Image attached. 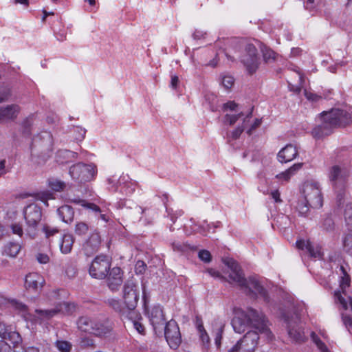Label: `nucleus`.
Masks as SVG:
<instances>
[{
    "instance_id": "obj_1",
    "label": "nucleus",
    "mask_w": 352,
    "mask_h": 352,
    "mask_svg": "<svg viewBox=\"0 0 352 352\" xmlns=\"http://www.w3.org/2000/svg\"><path fill=\"white\" fill-rule=\"evenodd\" d=\"M232 325L234 331L239 333L244 332L251 325L267 340L273 338V334L269 328V322L264 314L252 308L248 309L247 311L239 309L235 310Z\"/></svg>"
},
{
    "instance_id": "obj_2",
    "label": "nucleus",
    "mask_w": 352,
    "mask_h": 352,
    "mask_svg": "<svg viewBox=\"0 0 352 352\" xmlns=\"http://www.w3.org/2000/svg\"><path fill=\"white\" fill-rule=\"evenodd\" d=\"M351 121V115L342 109H332L322 113V123L312 131V135L316 139H320L330 135L337 126H344Z\"/></svg>"
},
{
    "instance_id": "obj_3",
    "label": "nucleus",
    "mask_w": 352,
    "mask_h": 352,
    "mask_svg": "<svg viewBox=\"0 0 352 352\" xmlns=\"http://www.w3.org/2000/svg\"><path fill=\"white\" fill-rule=\"evenodd\" d=\"M302 195L311 208H319L322 206L323 198L320 186L316 181H307L302 187Z\"/></svg>"
},
{
    "instance_id": "obj_4",
    "label": "nucleus",
    "mask_w": 352,
    "mask_h": 352,
    "mask_svg": "<svg viewBox=\"0 0 352 352\" xmlns=\"http://www.w3.org/2000/svg\"><path fill=\"white\" fill-rule=\"evenodd\" d=\"M96 166L93 164L78 163L72 166L69 173L71 177L79 182H87L92 180L96 175Z\"/></svg>"
},
{
    "instance_id": "obj_5",
    "label": "nucleus",
    "mask_w": 352,
    "mask_h": 352,
    "mask_svg": "<svg viewBox=\"0 0 352 352\" xmlns=\"http://www.w3.org/2000/svg\"><path fill=\"white\" fill-rule=\"evenodd\" d=\"M258 330L249 331L239 340L228 352H254L257 347L259 340Z\"/></svg>"
},
{
    "instance_id": "obj_6",
    "label": "nucleus",
    "mask_w": 352,
    "mask_h": 352,
    "mask_svg": "<svg viewBox=\"0 0 352 352\" xmlns=\"http://www.w3.org/2000/svg\"><path fill=\"white\" fill-rule=\"evenodd\" d=\"M139 294L138 283L132 279L128 280L124 285L122 299L130 312L135 309L139 300Z\"/></svg>"
},
{
    "instance_id": "obj_7",
    "label": "nucleus",
    "mask_w": 352,
    "mask_h": 352,
    "mask_svg": "<svg viewBox=\"0 0 352 352\" xmlns=\"http://www.w3.org/2000/svg\"><path fill=\"white\" fill-rule=\"evenodd\" d=\"M241 289L251 298H261L267 302L270 301L267 292L261 282L254 277L246 278Z\"/></svg>"
},
{
    "instance_id": "obj_8",
    "label": "nucleus",
    "mask_w": 352,
    "mask_h": 352,
    "mask_svg": "<svg viewBox=\"0 0 352 352\" xmlns=\"http://www.w3.org/2000/svg\"><path fill=\"white\" fill-rule=\"evenodd\" d=\"M241 61L250 74H252L257 70L260 64V58L257 49L253 44L248 43L245 45Z\"/></svg>"
},
{
    "instance_id": "obj_9",
    "label": "nucleus",
    "mask_w": 352,
    "mask_h": 352,
    "mask_svg": "<svg viewBox=\"0 0 352 352\" xmlns=\"http://www.w3.org/2000/svg\"><path fill=\"white\" fill-rule=\"evenodd\" d=\"M110 267V261L107 256H98L91 264L89 274L94 278L102 279L107 276Z\"/></svg>"
},
{
    "instance_id": "obj_10",
    "label": "nucleus",
    "mask_w": 352,
    "mask_h": 352,
    "mask_svg": "<svg viewBox=\"0 0 352 352\" xmlns=\"http://www.w3.org/2000/svg\"><path fill=\"white\" fill-rule=\"evenodd\" d=\"M76 309V305L72 302H63L58 303L55 308L50 309H36L38 318L41 320H49L58 314H69Z\"/></svg>"
},
{
    "instance_id": "obj_11",
    "label": "nucleus",
    "mask_w": 352,
    "mask_h": 352,
    "mask_svg": "<svg viewBox=\"0 0 352 352\" xmlns=\"http://www.w3.org/2000/svg\"><path fill=\"white\" fill-rule=\"evenodd\" d=\"M348 177V172L338 165H334L329 169V179L338 191H342L345 188Z\"/></svg>"
},
{
    "instance_id": "obj_12",
    "label": "nucleus",
    "mask_w": 352,
    "mask_h": 352,
    "mask_svg": "<svg viewBox=\"0 0 352 352\" xmlns=\"http://www.w3.org/2000/svg\"><path fill=\"white\" fill-rule=\"evenodd\" d=\"M350 278L344 274L342 277L340 287L341 290L336 291L334 294L336 303H340L342 308L345 310L350 309L352 311V298L347 295L346 289L349 286Z\"/></svg>"
},
{
    "instance_id": "obj_13",
    "label": "nucleus",
    "mask_w": 352,
    "mask_h": 352,
    "mask_svg": "<svg viewBox=\"0 0 352 352\" xmlns=\"http://www.w3.org/2000/svg\"><path fill=\"white\" fill-rule=\"evenodd\" d=\"M288 334L289 337L295 342H303L305 339L302 327L300 324V319L297 314H294L291 318H285Z\"/></svg>"
},
{
    "instance_id": "obj_14",
    "label": "nucleus",
    "mask_w": 352,
    "mask_h": 352,
    "mask_svg": "<svg viewBox=\"0 0 352 352\" xmlns=\"http://www.w3.org/2000/svg\"><path fill=\"white\" fill-rule=\"evenodd\" d=\"M166 340L172 349H177L182 342L179 327L175 320L168 321L164 329Z\"/></svg>"
},
{
    "instance_id": "obj_15",
    "label": "nucleus",
    "mask_w": 352,
    "mask_h": 352,
    "mask_svg": "<svg viewBox=\"0 0 352 352\" xmlns=\"http://www.w3.org/2000/svg\"><path fill=\"white\" fill-rule=\"evenodd\" d=\"M67 200L69 202L81 206L85 208L91 210L96 217H98L99 219L107 223L110 220V217L107 213H104L97 205L93 203L87 202L85 200L82 199L79 197H72L69 195H67Z\"/></svg>"
},
{
    "instance_id": "obj_16",
    "label": "nucleus",
    "mask_w": 352,
    "mask_h": 352,
    "mask_svg": "<svg viewBox=\"0 0 352 352\" xmlns=\"http://www.w3.org/2000/svg\"><path fill=\"white\" fill-rule=\"evenodd\" d=\"M225 264L230 269L229 278L230 280L237 285L241 289L246 278L239 265L233 259L228 258L225 261Z\"/></svg>"
},
{
    "instance_id": "obj_17",
    "label": "nucleus",
    "mask_w": 352,
    "mask_h": 352,
    "mask_svg": "<svg viewBox=\"0 0 352 352\" xmlns=\"http://www.w3.org/2000/svg\"><path fill=\"white\" fill-rule=\"evenodd\" d=\"M101 238L99 233L94 232L83 244L82 250L87 256H91L99 250Z\"/></svg>"
},
{
    "instance_id": "obj_18",
    "label": "nucleus",
    "mask_w": 352,
    "mask_h": 352,
    "mask_svg": "<svg viewBox=\"0 0 352 352\" xmlns=\"http://www.w3.org/2000/svg\"><path fill=\"white\" fill-rule=\"evenodd\" d=\"M149 319L156 333L157 330L162 329L165 322V318L163 310L160 306H155L152 308L149 314Z\"/></svg>"
},
{
    "instance_id": "obj_19",
    "label": "nucleus",
    "mask_w": 352,
    "mask_h": 352,
    "mask_svg": "<svg viewBox=\"0 0 352 352\" xmlns=\"http://www.w3.org/2000/svg\"><path fill=\"white\" fill-rule=\"evenodd\" d=\"M21 108L18 104H12L0 108V122H6L15 120Z\"/></svg>"
},
{
    "instance_id": "obj_20",
    "label": "nucleus",
    "mask_w": 352,
    "mask_h": 352,
    "mask_svg": "<svg viewBox=\"0 0 352 352\" xmlns=\"http://www.w3.org/2000/svg\"><path fill=\"white\" fill-rule=\"evenodd\" d=\"M122 283V273L121 269L119 267L112 268L107 278V284L109 288L113 292H116L118 290Z\"/></svg>"
},
{
    "instance_id": "obj_21",
    "label": "nucleus",
    "mask_w": 352,
    "mask_h": 352,
    "mask_svg": "<svg viewBox=\"0 0 352 352\" xmlns=\"http://www.w3.org/2000/svg\"><path fill=\"white\" fill-rule=\"evenodd\" d=\"M41 208L34 204H30L24 210L26 223H38L41 219Z\"/></svg>"
},
{
    "instance_id": "obj_22",
    "label": "nucleus",
    "mask_w": 352,
    "mask_h": 352,
    "mask_svg": "<svg viewBox=\"0 0 352 352\" xmlns=\"http://www.w3.org/2000/svg\"><path fill=\"white\" fill-rule=\"evenodd\" d=\"M44 283V278L38 273H30L25 276V287L28 289L37 291Z\"/></svg>"
},
{
    "instance_id": "obj_23",
    "label": "nucleus",
    "mask_w": 352,
    "mask_h": 352,
    "mask_svg": "<svg viewBox=\"0 0 352 352\" xmlns=\"http://www.w3.org/2000/svg\"><path fill=\"white\" fill-rule=\"evenodd\" d=\"M296 246L298 249L306 251L311 257L321 258L322 253L320 247L314 246L309 241L299 240L296 241Z\"/></svg>"
},
{
    "instance_id": "obj_24",
    "label": "nucleus",
    "mask_w": 352,
    "mask_h": 352,
    "mask_svg": "<svg viewBox=\"0 0 352 352\" xmlns=\"http://www.w3.org/2000/svg\"><path fill=\"white\" fill-rule=\"evenodd\" d=\"M298 155L296 147L291 144L286 145L278 153V161L281 163L291 162Z\"/></svg>"
},
{
    "instance_id": "obj_25",
    "label": "nucleus",
    "mask_w": 352,
    "mask_h": 352,
    "mask_svg": "<svg viewBox=\"0 0 352 352\" xmlns=\"http://www.w3.org/2000/svg\"><path fill=\"white\" fill-rule=\"evenodd\" d=\"M112 329V322L108 320L100 322H94L91 334L99 337L105 336L110 333Z\"/></svg>"
},
{
    "instance_id": "obj_26",
    "label": "nucleus",
    "mask_w": 352,
    "mask_h": 352,
    "mask_svg": "<svg viewBox=\"0 0 352 352\" xmlns=\"http://www.w3.org/2000/svg\"><path fill=\"white\" fill-rule=\"evenodd\" d=\"M0 337L3 340L10 341L14 344L21 341V336L19 333L12 331L3 322H0Z\"/></svg>"
},
{
    "instance_id": "obj_27",
    "label": "nucleus",
    "mask_w": 352,
    "mask_h": 352,
    "mask_svg": "<svg viewBox=\"0 0 352 352\" xmlns=\"http://www.w3.org/2000/svg\"><path fill=\"white\" fill-rule=\"evenodd\" d=\"M105 303L114 311L120 313L122 315L127 316L131 313L129 309L126 307L124 301L121 302L118 299L110 298L105 301Z\"/></svg>"
},
{
    "instance_id": "obj_28",
    "label": "nucleus",
    "mask_w": 352,
    "mask_h": 352,
    "mask_svg": "<svg viewBox=\"0 0 352 352\" xmlns=\"http://www.w3.org/2000/svg\"><path fill=\"white\" fill-rule=\"evenodd\" d=\"M74 243V238L70 234L63 236L60 243V250L63 254H67L71 252Z\"/></svg>"
},
{
    "instance_id": "obj_29",
    "label": "nucleus",
    "mask_w": 352,
    "mask_h": 352,
    "mask_svg": "<svg viewBox=\"0 0 352 352\" xmlns=\"http://www.w3.org/2000/svg\"><path fill=\"white\" fill-rule=\"evenodd\" d=\"M57 212L63 221L69 223L73 221L74 212L71 206H63L58 209Z\"/></svg>"
},
{
    "instance_id": "obj_30",
    "label": "nucleus",
    "mask_w": 352,
    "mask_h": 352,
    "mask_svg": "<svg viewBox=\"0 0 352 352\" xmlns=\"http://www.w3.org/2000/svg\"><path fill=\"white\" fill-rule=\"evenodd\" d=\"M302 163L294 164L292 166H291L285 171L277 175L276 178H278L280 180L287 182L294 175H295L302 167Z\"/></svg>"
},
{
    "instance_id": "obj_31",
    "label": "nucleus",
    "mask_w": 352,
    "mask_h": 352,
    "mask_svg": "<svg viewBox=\"0 0 352 352\" xmlns=\"http://www.w3.org/2000/svg\"><path fill=\"white\" fill-rule=\"evenodd\" d=\"M252 117V112H250L245 118H243V126H239L236 129H234L230 135H228V140L230 142L231 140H236L238 139L242 132L246 129V124L250 122V120Z\"/></svg>"
},
{
    "instance_id": "obj_32",
    "label": "nucleus",
    "mask_w": 352,
    "mask_h": 352,
    "mask_svg": "<svg viewBox=\"0 0 352 352\" xmlns=\"http://www.w3.org/2000/svg\"><path fill=\"white\" fill-rule=\"evenodd\" d=\"M21 248V246L19 243L10 242L4 246L3 254L10 257H16L19 253Z\"/></svg>"
},
{
    "instance_id": "obj_33",
    "label": "nucleus",
    "mask_w": 352,
    "mask_h": 352,
    "mask_svg": "<svg viewBox=\"0 0 352 352\" xmlns=\"http://www.w3.org/2000/svg\"><path fill=\"white\" fill-rule=\"evenodd\" d=\"M94 322L89 318L83 316L80 317L77 322L78 328L84 332L92 333V328Z\"/></svg>"
},
{
    "instance_id": "obj_34",
    "label": "nucleus",
    "mask_w": 352,
    "mask_h": 352,
    "mask_svg": "<svg viewBox=\"0 0 352 352\" xmlns=\"http://www.w3.org/2000/svg\"><path fill=\"white\" fill-rule=\"evenodd\" d=\"M310 207L309 203L307 202L305 199L302 197L297 203L296 210L300 215L306 216L309 212Z\"/></svg>"
},
{
    "instance_id": "obj_35",
    "label": "nucleus",
    "mask_w": 352,
    "mask_h": 352,
    "mask_svg": "<svg viewBox=\"0 0 352 352\" xmlns=\"http://www.w3.org/2000/svg\"><path fill=\"white\" fill-rule=\"evenodd\" d=\"M8 226L11 229L14 234H16L20 237L23 236V230L20 222L13 220L11 222H8Z\"/></svg>"
},
{
    "instance_id": "obj_36",
    "label": "nucleus",
    "mask_w": 352,
    "mask_h": 352,
    "mask_svg": "<svg viewBox=\"0 0 352 352\" xmlns=\"http://www.w3.org/2000/svg\"><path fill=\"white\" fill-rule=\"evenodd\" d=\"M48 186L53 190L59 192L65 189L66 184L60 180L52 178L48 180Z\"/></svg>"
},
{
    "instance_id": "obj_37",
    "label": "nucleus",
    "mask_w": 352,
    "mask_h": 352,
    "mask_svg": "<svg viewBox=\"0 0 352 352\" xmlns=\"http://www.w3.org/2000/svg\"><path fill=\"white\" fill-rule=\"evenodd\" d=\"M89 230L88 225L83 221L77 222L75 224V234L79 236H83L87 233Z\"/></svg>"
},
{
    "instance_id": "obj_38",
    "label": "nucleus",
    "mask_w": 352,
    "mask_h": 352,
    "mask_svg": "<svg viewBox=\"0 0 352 352\" xmlns=\"http://www.w3.org/2000/svg\"><path fill=\"white\" fill-rule=\"evenodd\" d=\"M344 215L346 225L352 228V204L347 203L346 204Z\"/></svg>"
},
{
    "instance_id": "obj_39",
    "label": "nucleus",
    "mask_w": 352,
    "mask_h": 352,
    "mask_svg": "<svg viewBox=\"0 0 352 352\" xmlns=\"http://www.w3.org/2000/svg\"><path fill=\"white\" fill-rule=\"evenodd\" d=\"M26 235L29 236L30 239H34L38 235V230L37 228V226L38 223H26Z\"/></svg>"
},
{
    "instance_id": "obj_40",
    "label": "nucleus",
    "mask_w": 352,
    "mask_h": 352,
    "mask_svg": "<svg viewBox=\"0 0 352 352\" xmlns=\"http://www.w3.org/2000/svg\"><path fill=\"white\" fill-rule=\"evenodd\" d=\"M55 346L60 352H70L72 345L69 342L65 340H57Z\"/></svg>"
},
{
    "instance_id": "obj_41",
    "label": "nucleus",
    "mask_w": 352,
    "mask_h": 352,
    "mask_svg": "<svg viewBox=\"0 0 352 352\" xmlns=\"http://www.w3.org/2000/svg\"><path fill=\"white\" fill-rule=\"evenodd\" d=\"M263 59L266 63H270L276 59V54L270 48L264 47L262 50Z\"/></svg>"
},
{
    "instance_id": "obj_42",
    "label": "nucleus",
    "mask_w": 352,
    "mask_h": 352,
    "mask_svg": "<svg viewBox=\"0 0 352 352\" xmlns=\"http://www.w3.org/2000/svg\"><path fill=\"white\" fill-rule=\"evenodd\" d=\"M311 337L313 342L316 344L317 347L321 352H330L324 343L319 339L314 332H311Z\"/></svg>"
},
{
    "instance_id": "obj_43",
    "label": "nucleus",
    "mask_w": 352,
    "mask_h": 352,
    "mask_svg": "<svg viewBox=\"0 0 352 352\" xmlns=\"http://www.w3.org/2000/svg\"><path fill=\"white\" fill-rule=\"evenodd\" d=\"M343 247L344 250L352 254V233L346 234L343 239Z\"/></svg>"
},
{
    "instance_id": "obj_44",
    "label": "nucleus",
    "mask_w": 352,
    "mask_h": 352,
    "mask_svg": "<svg viewBox=\"0 0 352 352\" xmlns=\"http://www.w3.org/2000/svg\"><path fill=\"white\" fill-rule=\"evenodd\" d=\"M42 231L45 233V237L50 239L51 236L58 233L59 230L55 227H52L48 225H44Z\"/></svg>"
},
{
    "instance_id": "obj_45",
    "label": "nucleus",
    "mask_w": 352,
    "mask_h": 352,
    "mask_svg": "<svg viewBox=\"0 0 352 352\" xmlns=\"http://www.w3.org/2000/svg\"><path fill=\"white\" fill-rule=\"evenodd\" d=\"M54 195L53 194L50 192L49 190H45L43 192H41L37 195V199L41 200L43 203L47 204V201L49 199H53Z\"/></svg>"
},
{
    "instance_id": "obj_46",
    "label": "nucleus",
    "mask_w": 352,
    "mask_h": 352,
    "mask_svg": "<svg viewBox=\"0 0 352 352\" xmlns=\"http://www.w3.org/2000/svg\"><path fill=\"white\" fill-rule=\"evenodd\" d=\"M243 114L240 113L237 115L226 114L225 116V123L233 125Z\"/></svg>"
},
{
    "instance_id": "obj_47",
    "label": "nucleus",
    "mask_w": 352,
    "mask_h": 352,
    "mask_svg": "<svg viewBox=\"0 0 352 352\" xmlns=\"http://www.w3.org/2000/svg\"><path fill=\"white\" fill-rule=\"evenodd\" d=\"M322 228L327 231H331L334 228V222L331 217H327L322 222Z\"/></svg>"
},
{
    "instance_id": "obj_48",
    "label": "nucleus",
    "mask_w": 352,
    "mask_h": 352,
    "mask_svg": "<svg viewBox=\"0 0 352 352\" xmlns=\"http://www.w3.org/2000/svg\"><path fill=\"white\" fill-rule=\"evenodd\" d=\"M261 122H262L261 119L256 118L254 120V122L250 125V128H248V124L249 123V122H248L246 124V129H245L247 130V131H246L248 135H251L256 128H258V126H261Z\"/></svg>"
},
{
    "instance_id": "obj_49",
    "label": "nucleus",
    "mask_w": 352,
    "mask_h": 352,
    "mask_svg": "<svg viewBox=\"0 0 352 352\" xmlns=\"http://www.w3.org/2000/svg\"><path fill=\"white\" fill-rule=\"evenodd\" d=\"M198 331L199 333V337L201 341L205 344H208L210 342V338L206 331L205 330L204 325H199V331Z\"/></svg>"
},
{
    "instance_id": "obj_50",
    "label": "nucleus",
    "mask_w": 352,
    "mask_h": 352,
    "mask_svg": "<svg viewBox=\"0 0 352 352\" xmlns=\"http://www.w3.org/2000/svg\"><path fill=\"white\" fill-rule=\"evenodd\" d=\"M36 261L41 264H47L50 261V257L47 254L38 252L36 256Z\"/></svg>"
},
{
    "instance_id": "obj_51",
    "label": "nucleus",
    "mask_w": 352,
    "mask_h": 352,
    "mask_svg": "<svg viewBox=\"0 0 352 352\" xmlns=\"http://www.w3.org/2000/svg\"><path fill=\"white\" fill-rule=\"evenodd\" d=\"M41 138L43 139L47 146H52L53 144V138L50 132L45 131L41 134Z\"/></svg>"
},
{
    "instance_id": "obj_52",
    "label": "nucleus",
    "mask_w": 352,
    "mask_h": 352,
    "mask_svg": "<svg viewBox=\"0 0 352 352\" xmlns=\"http://www.w3.org/2000/svg\"><path fill=\"white\" fill-rule=\"evenodd\" d=\"M222 84L226 89H230L234 84V78L230 76H226L222 79Z\"/></svg>"
},
{
    "instance_id": "obj_53",
    "label": "nucleus",
    "mask_w": 352,
    "mask_h": 352,
    "mask_svg": "<svg viewBox=\"0 0 352 352\" xmlns=\"http://www.w3.org/2000/svg\"><path fill=\"white\" fill-rule=\"evenodd\" d=\"M199 258L204 262H210L211 260V255L208 250H201L199 252Z\"/></svg>"
},
{
    "instance_id": "obj_54",
    "label": "nucleus",
    "mask_w": 352,
    "mask_h": 352,
    "mask_svg": "<svg viewBox=\"0 0 352 352\" xmlns=\"http://www.w3.org/2000/svg\"><path fill=\"white\" fill-rule=\"evenodd\" d=\"M223 330V327L221 326L217 331L216 335H215V344L217 346H219L221 345V341L222 338V333Z\"/></svg>"
},
{
    "instance_id": "obj_55",
    "label": "nucleus",
    "mask_w": 352,
    "mask_h": 352,
    "mask_svg": "<svg viewBox=\"0 0 352 352\" xmlns=\"http://www.w3.org/2000/svg\"><path fill=\"white\" fill-rule=\"evenodd\" d=\"M33 122V116L30 115L26 118L22 122V126L26 131H29L30 127L32 126Z\"/></svg>"
},
{
    "instance_id": "obj_56",
    "label": "nucleus",
    "mask_w": 352,
    "mask_h": 352,
    "mask_svg": "<svg viewBox=\"0 0 352 352\" xmlns=\"http://www.w3.org/2000/svg\"><path fill=\"white\" fill-rule=\"evenodd\" d=\"M146 265L142 261H138L135 265V272L137 274H142L145 272Z\"/></svg>"
},
{
    "instance_id": "obj_57",
    "label": "nucleus",
    "mask_w": 352,
    "mask_h": 352,
    "mask_svg": "<svg viewBox=\"0 0 352 352\" xmlns=\"http://www.w3.org/2000/svg\"><path fill=\"white\" fill-rule=\"evenodd\" d=\"M94 344V342L91 338L85 337L81 339L80 345L83 347L92 346Z\"/></svg>"
},
{
    "instance_id": "obj_58",
    "label": "nucleus",
    "mask_w": 352,
    "mask_h": 352,
    "mask_svg": "<svg viewBox=\"0 0 352 352\" xmlns=\"http://www.w3.org/2000/svg\"><path fill=\"white\" fill-rule=\"evenodd\" d=\"M133 327L137 330V331L144 335L145 332V328L144 325H142L139 321H133Z\"/></svg>"
},
{
    "instance_id": "obj_59",
    "label": "nucleus",
    "mask_w": 352,
    "mask_h": 352,
    "mask_svg": "<svg viewBox=\"0 0 352 352\" xmlns=\"http://www.w3.org/2000/svg\"><path fill=\"white\" fill-rule=\"evenodd\" d=\"M342 318L343 323L346 328L349 329L350 327H352V318L349 316L342 314Z\"/></svg>"
},
{
    "instance_id": "obj_60",
    "label": "nucleus",
    "mask_w": 352,
    "mask_h": 352,
    "mask_svg": "<svg viewBox=\"0 0 352 352\" xmlns=\"http://www.w3.org/2000/svg\"><path fill=\"white\" fill-rule=\"evenodd\" d=\"M0 352H12V350L7 342L0 341Z\"/></svg>"
},
{
    "instance_id": "obj_61",
    "label": "nucleus",
    "mask_w": 352,
    "mask_h": 352,
    "mask_svg": "<svg viewBox=\"0 0 352 352\" xmlns=\"http://www.w3.org/2000/svg\"><path fill=\"white\" fill-rule=\"evenodd\" d=\"M206 35V32H204L202 30H196L195 32L193 33V38L194 39L199 40L201 38H204Z\"/></svg>"
},
{
    "instance_id": "obj_62",
    "label": "nucleus",
    "mask_w": 352,
    "mask_h": 352,
    "mask_svg": "<svg viewBox=\"0 0 352 352\" xmlns=\"http://www.w3.org/2000/svg\"><path fill=\"white\" fill-rule=\"evenodd\" d=\"M6 162L5 160H0V177L3 175H4L6 173Z\"/></svg>"
},
{
    "instance_id": "obj_63",
    "label": "nucleus",
    "mask_w": 352,
    "mask_h": 352,
    "mask_svg": "<svg viewBox=\"0 0 352 352\" xmlns=\"http://www.w3.org/2000/svg\"><path fill=\"white\" fill-rule=\"evenodd\" d=\"M272 197L274 199L275 202L280 203L282 201L280 197V192L278 190H274L271 192Z\"/></svg>"
},
{
    "instance_id": "obj_64",
    "label": "nucleus",
    "mask_w": 352,
    "mask_h": 352,
    "mask_svg": "<svg viewBox=\"0 0 352 352\" xmlns=\"http://www.w3.org/2000/svg\"><path fill=\"white\" fill-rule=\"evenodd\" d=\"M237 107V104L232 101L228 102L226 104H224V108L226 109H230L232 111L235 110L236 107Z\"/></svg>"
}]
</instances>
